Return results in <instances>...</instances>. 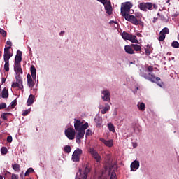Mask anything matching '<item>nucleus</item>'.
<instances>
[{
	"instance_id": "17",
	"label": "nucleus",
	"mask_w": 179,
	"mask_h": 179,
	"mask_svg": "<svg viewBox=\"0 0 179 179\" xmlns=\"http://www.w3.org/2000/svg\"><path fill=\"white\" fill-rule=\"evenodd\" d=\"M99 141L104 143V145H106L108 148H113V139L106 140L103 138H99Z\"/></svg>"
},
{
	"instance_id": "5",
	"label": "nucleus",
	"mask_w": 179,
	"mask_h": 179,
	"mask_svg": "<svg viewBox=\"0 0 179 179\" xmlns=\"http://www.w3.org/2000/svg\"><path fill=\"white\" fill-rule=\"evenodd\" d=\"M148 75L149 76H146V74L145 73H141V76L145 78V79H148L150 82H157V85H158V86H159L160 87H163V82L159 83V80H160V78H156L153 74H151L150 73H149Z\"/></svg>"
},
{
	"instance_id": "3",
	"label": "nucleus",
	"mask_w": 179,
	"mask_h": 179,
	"mask_svg": "<svg viewBox=\"0 0 179 179\" xmlns=\"http://www.w3.org/2000/svg\"><path fill=\"white\" fill-rule=\"evenodd\" d=\"M139 9L143 12H148V10H152V9H157V5L152 3H140L138 5Z\"/></svg>"
},
{
	"instance_id": "42",
	"label": "nucleus",
	"mask_w": 179,
	"mask_h": 179,
	"mask_svg": "<svg viewBox=\"0 0 179 179\" xmlns=\"http://www.w3.org/2000/svg\"><path fill=\"white\" fill-rule=\"evenodd\" d=\"M29 113H30V109H27L26 110H24L23 113H22V115L24 117H26V115H27V114H29Z\"/></svg>"
},
{
	"instance_id": "14",
	"label": "nucleus",
	"mask_w": 179,
	"mask_h": 179,
	"mask_svg": "<svg viewBox=\"0 0 179 179\" xmlns=\"http://www.w3.org/2000/svg\"><path fill=\"white\" fill-rule=\"evenodd\" d=\"M13 54L10 53V51L9 50V48H4V55H3V59L4 62H9V59L12 58Z\"/></svg>"
},
{
	"instance_id": "47",
	"label": "nucleus",
	"mask_w": 179,
	"mask_h": 179,
	"mask_svg": "<svg viewBox=\"0 0 179 179\" xmlns=\"http://www.w3.org/2000/svg\"><path fill=\"white\" fill-rule=\"evenodd\" d=\"M15 106H16V101H13L11 102V106H12V107H15Z\"/></svg>"
},
{
	"instance_id": "24",
	"label": "nucleus",
	"mask_w": 179,
	"mask_h": 179,
	"mask_svg": "<svg viewBox=\"0 0 179 179\" xmlns=\"http://www.w3.org/2000/svg\"><path fill=\"white\" fill-rule=\"evenodd\" d=\"M27 106H31L34 103V95H30L27 100Z\"/></svg>"
},
{
	"instance_id": "8",
	"label": "nucleus",
	"mask_w": 179,
	"mask_h": 179,
	"mask_svg": "<svg viewBox=\"0 0 179 179\" xmlns=\"http://www.w3.org/2000/svg\"><path fill=\"white\" fill-rule=\"evenodd\" d=\"M124 19L127 20V22H130L133 24H135V26H138L139 24V21H138V19H136V17L134 15H131L129 14H127V15H125Z\"/></svg>"
},
{
	"instance_id": "27",
	"label": "nucleus",
	"mask_w": 179,
	"mask_h": 179,
	"mask_svg": "<svg viewBox=\"0 0 179 179\" xmlns=\"http://www.w3.org/2000/svg\"><path fill=\"white\" fill-rule=\"evenodd\" d=\"M131 47L134 48V51H142V47L137 44H132Z\"/></svg>"
},
{
	"instance_id": "58",
	"label": "nucleus",
	"mask_w": 179,
	"mask_h": 179,
	"mask_svg": "<svg viewBox=\"0 0 179 179\" xmlns=\"http://www.w3.org/2000/svg\"><path fill=\"white\" fill-rule=\"evenodd\" d=\"M22 174H23V173H22V174H20V176H21V177H22Z\"/></svg>"
},
{
	"instance_id": "30",
	"label": "nucleus",
	"mask_w": 179,
	"mask_h": 179,
	"mask_svg": "<svg viewBox=\"0 0 179 179\" xmlns=\"http://www.w3.org/2000/svg\"><path fill=\"white\" fill-rule=\"evenodd\" d=\"M31 173H34V169L33 168H29L24 173L25 177L30 176Z\"/></svg>"
},
{
	"instance_id": "57",
	"label": "nucleus",
	"mask_w": 179,
	"mask_h": 179,
	"mask_svg": "<svg viewBox=\"0 0 179 179\" xmlns=\"http://www.w3.org/2000/svg\"><path fill=\"white\" fill-rule=\"evenodd\" d=\"M22 174H23V173H22V174H20V176H21V177H22Z\"/></svg>"
},
{
	"instance_id": "22",
	"label": "nucleus",
	"mask_w": 179,
	"mask_h": 179,
	"mask_svg": "<svg viewBox=\"0 0 179 179\" xmlns=\"http://www.w3.org/2000/svg\"><path fill=\"white\" fill-rule=\"evenodd\" d=\"M129 41H131V43H134V44H138L139 43V41L136 38V36L130 34Z\"/></svg>"
},
{
	"instance_id": "33",
	"label": "nucleus",
	"mask_w": 179,
	"mask_h": 179,
	"mask_svg": "<svg viewBox=\"0 0 179 179\" xmlns=\"http://www.w3.org/2000/svg\"><path fill=\"white\" fill-rule=\"evenodd\" d=\"M73 162H79V155H76L75 154L72 155V158H71Z\"/></svg>"
},
{
	"instance_id": "36",
	"label": "nucleus",
	"mask_w": 179,
	"mask_h": 179,
	"mask_svg": "<svg viewBox=\"0 0 179 179\" xmlns=\"http://www.w3.org/2000/svg\"><path fill=\"white\" fill-rule=\"evenodd\" d=\"M4 70L6 72H9V62H5Z\"/></svg>"
},
{
	"instance_id": "40",
	"label": "nucleus",
	"mask_w": 179,
	"mask_h": 179,
	"mask_svg": "<svg viewBox=\"0 0 179 179\" xmlns=\"http://www.w3.org/2000/svg\"><path fill=\"white\" fill-rule=\"evenodd\" d=\"M0 34H1L3 37H6V31H5V30L1 28H0Z\"/></svg>"
},
{
	"instance_id": "51",
	"label": "nucleus",
	"mask_w": 179,
	"mask_h": 179,
	"mask_svg": "<svg viewBox=\"0 0 179 179\" xmlns=\"http://www.w3.org/2000/svg\"><path fill=\"white\" fill-rule=\"evenodd\" d=\"M6 81V79L3 78L2 80H1L2 83H5Z\"/></svg>"
},
{
	"instance_id": "35",
	"label": "nucleus",
	"mask_w": 179,
	"mask_h": 179,
	"mask_svg": "<svg viewBox=\"0 0 179 179\" xmlns=\"http://www.w3.org/2000/svg\"><path fill=\"white\" fill-rule=\"evenodd\" d=\"M1 155H6L8 153V148L6 147H2L1 148Z\"/></svg>"
},
{
	"instance_id": "13",
	"label": "nucleus",
	"mask_w": 179,
	"mask_h": 179,
	"mask_svg": "<svg viewBox=\"0 0 179 179\" xmlns=\"http://www.w3.org/2000/svg\"><path fill=\"white\" fill-rule=\"evenodd\" d=\"M105 6V10H106V13L108 15L113 14V7L111 6V2L110 1L106 0V3H102Z\"/></svg>"
},
{
	"instance_id": "54",
	"label": "nucleus",
	"mask_w": 179,
	"mask_h": 179,
	"mask_svg": "<svg viewBox=\"0 0 179 179\" xmlns=\"http://www.w3.org/2000/svg\"><path fill=\"white\" fill-rule=\"evenodd\" d=\"M0 179H3V176L0 175Z\"/></svg>"
},
{
	"instance_id": "9",
	"label": "nucleus",
	"mask_w": 179,
	"mask_h": 179,
	"mask_svg": "<svg viewBox=\"0 0 179 179\" xmlns=\"http://www.w3.org/2000/svg\"><path fill=\"white\" fill-rule=\"evenodd\" d=\"M64 132L68 139L71 141L75 139V129L73 128H68Z\"/></svg>"
},
{
	"instance_id": "1",
	"label": "nucleus",
	"mask_w": 179,
	"mask_h": 179,
	"mask_svg": "<svg viewBox=\"0 0 179 179\" xmlns=\"http://www.w3.org/2000/svg\"><path fill=\"white\" fill-rule=\"evenodd\" d=\"M74 127L77 133L76 135V142L77 143H80V139H83L85 134L86 133V129L89 128V123L86 122L83 124V122L77 120L74 122Z\"/></svg>"
},
{
	"instance_id": "16",
	"label": "nucleus",
	"mask_w": 179,
	"mask_h": 179,
	"mask_svg": "<svg viewBox=\"0 0 179 179\" xmlns=\"http://www.w3.org/2000/svg\"><path fill=\"white\" fill-rule=\"evenodd\" d=\"M110 106L108 103H106L105 106L99 105V109L101 110V114H106L108 111H110Z\"/></svg>"
},
{
	"instance_id": "2",
	"label": "nucleus",
	"mask_w": 179,
	"mask_h": 179,
	"mask_svg": "<svg viewBox=\"0 0 179 179\" xmlns=\"http://www.w3.org/2000/svg\"><path fill=\"white\" fill-rule=\"evenodd\" d=\"M23 54L22 53V51L17 50V55L15 57V64H14V70L16 73V75H22L23 71L22 70V66H20V62H22V56Z\"/></svg>"
},
{
	"instance_id": "37",
	"label": "nucleus",
	"mask_w": 179,
	"mask_h": 179,
	"mask_svg": "<svg viewBox=\"0 0 179 179\" xmlns=\"http://www.w3.org/2000/svg\"><path fill=\"white\" fill-rule=\"evenodd\" d=\"M171 45L173 48H179V43L177 41L172 42Z\"/></svg>"
},
{
	"instance_id": "23",
	"label": "nucleus",
	"mask_w": 179,
	"mask_h": 179,
	"mask_svg": "<svg viewBox=\"0 0 179 179\" xmlns=\"http://www.w3.org/2000/svg\"><path fill=\"white\" fill-rule=\"evenodd\" d=\"M1 97L3 99H8V97H9V92H8V90H6V88H4L3 90Z\"/></svg>"
},
{
	"instance_id": "11",
	"label": "nucleus",
	"mask_w": 179,
	"mask_h": 179,
	"mask_svg": "<svg viewBox=\"0 0 179 179\" xmlns=\"http://www.w3.org/2000/svg\"><path fill=\"white\" fill-rule=\"evenodd\" d=\"M89 152L92 155V157L96 159V162H100L101 160V157L99 155V152L94 150V148H90Z\"/></svg>"
},
{
	"instance_id": "38",
	"label": "nucleus",
	"mask_w": 179,
	"mask_h": 179,
	"mask_svg": "<svg viewBox=\"0 0 179 179\" xmlns=\"http://www.w3.org/2000/svg\"><path fill=\"white\" fill-rule=\"evenodd\" d=\"M10 113H3L2 115H1V118L3 120H8V115H10Z\"/></svg>"
},
{
	"instance_id": "4",
	"label": "nucleus",
	"mask_w": 179,
	"mask_h": 179,
	"mask_svg": "<svg viewBox=\"0 0 179 179\" xmlns=\"http://www.w3.org/2000/svg\"><path fill=\"white\" fill-rule=\"evenodd\" d=\"M90 173V169L86 166L83 171L79 169L76 175V179H87V174Z\"/></svg>"
},
{
	"instance_id": "44",
	"label": "nucleus",
	"mask_w": 179,
	"mask_h": 179,
	"mask_svg": "<svg viewBox=\"0 0 179 179\" xmlns=\"http://www.w3.org/2000/svg\"><path fill=\"white\" fill-rule=\"evenodd\" d=\"M90 135H92V131L90 129H87L86 131L85 136H90Z\"/></svg>"
},
{
	"instance_id": "41",
	"label": "nucleus",
	"mask_w": 179,
	"mask_h": 179,
	"mask_svg": "<svg viewBox=\"0 0 179 179\" xmlns=\"http://www.w3.org/2000/svg\"><path fill=\"white\" fill-rule=\"evenodd\" d=\"M3 108H6V103H0V110H3Z\"/></svg>"
},
{
	"instance_id": "28",
	"label": "nucleus",
	"mask_w": 179,
	"mask_h": 179,
	"mask_svg": "<svg viewBox=\"0 0 179 179\" xmlns=\"http://www.w3.org/2000/svg\"><path fill=\"white\" fill-rule=\"evenodd\" d=\"M94 121L96 122V125L98 128H100L101 127V118L100 117H96L94 119Z\"/></svg>"
},
{
	"instance_id": "56",
	"label": "nucleus",
	"mask_w": 179,
	"mask_h": 179,
	"mask_svg": "<svg viewBox=\"0 0 179 179\" xmlns=\"http://www.w3.org/2000/svg\"><path fill=\"white\" fill-rule=\"evenodd\" d=\"M0 97H1V85H0Z\"/></svg>"
},
{
	"instance_id": "55",
	"label": "nucleus",
	"mask_w": 179,
	"mask_h": 179,
	"mask_svg": "<svg viewBox=\"0 0 179 179\" xmlns=\"http://www.w3.org/2000/svg\"><path fill=\"white\" fill-rule=\"evenodd\" d=\"M110 24H112V23H115V22H114V21H110Z\"/></svg>"
},
{
	"instance_id": "39",
	"label": "nucleus",
	"mask_w": 179,
	"mask_h": 179,
	"mask_svg": "<svg viewBox=\"0 0 179 179\" xmlns=\"http://www.w3.org/2000/svg\"><path fill=\"white\" fill-rule=\"evenodd\" d=\"M6 45H8V46L6 47L5 48H8V51H9V50H10V48H12V41H7Z\"/></svg>"
},
{
	"instance_id": "20",
	"label": "nucleus",
	"mask_w": 179,
	"mask_h": 179,
	"mask_svg": "<svg viewBox=\"0 0 179 179\" xmlns=\"http://www.w3.org/2000/svg\"><path fill=\"white\" fill-rule=\"evenodd\" d=\"M27 85L29 87H33V86H34V81H33V78L30 74H27Z\"/></svg>"
},
{
	"instance_id": "45",
	"label": "nucleus",
	"mask_w": 179,
	"mask_h": 179,
	"mask_svg": "<svg viewBox=\"0 0 179 179\" xmlns=\"http://www.w3.org/2000/svg\"><path fill=\"white\" fill-rule=\"evenodd\" d=\"M13 139H12V136H8L7 137V142H8V143H11Z\"/></svg>"
},
{
	"instance_id": "32",
	"label": "nucleus",
	"mask_w": 179,
	"mask_h": 179,
	"mask_svg": "<svg viewBox=\"0 0 179 179\" xmlns=\"http://www.w3.org/2000/svg\"><path fill=\"white\" fill-rule=\"evenodd\" d=\"M73 154L80 157L82 155V150L77 148Z\"/></svg>"
},
{
	"instance_id": "26",
	"label": "nucleus",
	"mask_w": 179,
	"mask_h": 179,
	"mask_svg": "<svg viewBox=\"0 0 179 179\" xmlns=\"http://www.w3.org/2000/svg\"><path fill=\"white\" fill-rule=\"evenodd\" d=\"M137 107L141 111H145V106L143 102H138Z\"/></svg>"
},
{
	"instance_id": "10",
	"label": "nucleus",
	"mask_w": 179,
	"mask_h": 179,
	"mask_svg": "<svg viewBox=\"0 0 179 179\" xmlns=\"http://www.w3.org/2000/svg\"><path fill=\"white\" fill-rule=\"evenodd\" d=\"M170 33V29L169 28L165 27L159 32V36L158 38L159 41H164L166 38V34H169Z\"/></svg>"
},
{
	"instance_id": "34",
	"label": "nucleus",
	"mask_w": 179,
	"mask_h": 179,
	"mask_svg": "<svg viewBox=\"0 0 179 179\" xmlns=\"http://www.w3.org/2000/svg\"><path fill=\"white\" fill-rule=\"evenodd\" d=\"M71 150H72V148H71V146L66 145L64 147V152H66V153H71Z\"/></svg>"
},
{
	"instance_id": "19",
	"label": "nucleus",
	"mask_w": 179,
	"mask_h": 179,
	"mask_svg": "<svg viewBox=\"0 0 179 179\" xmlns=\"http://www.w3.org/2000/svg\"><path fill=\"white\" fill-rule=\"evenodd\" d=\"M30 71L32 79H34V80H36V78H37V71L36 70V67H34V66H31Z\"/></svg>"
},
{
	"instance_id": "49",
	"label": "nucleus",
	"mask_w": 179,
	"mask_h": 179,
	"mask_svg": "<svg viewBox=\"0 0 179 179\" xmlns=\"http://www.w3.org/2000/svg\"><path fill=\"white\" fill-rule=\"evenodd\" d=\"M145 54H146V55H150V52L149 51V50H145Z\"/></svg>"
},
{
	"instance_id": "6",
	"label": "nucleus",
	"mask_w": 179,
	"mask_h": 179,
	"mask_svg": "<svg viewBox=\"0 0 179 179\" xmlns=\"http://www.w3.org/2000/svg\"><path fill=\"white\" fill-rule=\"evenodd\" d=\"M132 8V4L131 2L123 3L121 6V15L123 16H127L129 13V10Z\"/></svg>"
},
{
	"instance_id": "31",
	"label": "nucleus",
	"mask_w": 179,
	"mask_h": 179,
	"mask_svg": "<svg viewBox=\"0 0 179 179\" xmlns=\"http://www.w3.org/2000/svg\"><path fill=\"white\" fill-rule=\"evenodd\" d=\"M13 169L15 171L19 172L20 171V165H19L18 164H13Z\"/></svg>"
},
{
	"instance_id": "18",
	"label": "nucleus",
	"mask_w": 179,
	"mask_h": 179,
	"mask_svg": "<svg viewBox=\"0 0 179 179\" xmlns=\"http://www.w3.org/2000/svg\"><path fill=\"white\" fill-rule=\"evenodd\" d=\"M139 161L138 160H134L131 164V171H136L138 169H139Z\"/></svg>"
},
{
	"instance_id": "46",
	"label": "nucleus",
	"mask_w": 179,
	"mask_h": 179,
	"mask_svg": "<svg viewBox=\"0 0 179 179\" xmlns=\"http://www.w3.org/2000/svg\"><path fill=\"white\" fill-rule=\"evenodd\" d=\"M148 71L149 72H152V71H153V67L151 66H148Z\"/></svg>"
},
{
	"instance_id": "29",
	"label": "nucleus",
	"mask_w": 179,
	"mask_h": 179,
	"mask_svg": "<svg viewBox=\"0 0 179 179\" xmlns=\"http://www.w3.org/2000/svg\"><path fill=\"white\" fill-rule=\"evenodd\" d=\"M108 128L110 132H115V129L114 124H113V123H108Z\"/></svg>"
},
{
	"instance_id": "59",
	"label": "nucleus",
	"mask_w": 179,
	"mask_h": 179,
	"mask_svg": "<svg viewBox=\"0 0 179 179\" xmlns=\"http://www.w3.org/2000/svg\"><path fill=\"white\" fill-rule=\"evenodd\" d=\"M22 174H23V173H22V174H20V176H21V177H22Z\"/></svg>"
},
{
	"instance_id": "21",
	"label": "nucleus",
	"mask_w": 179,
	"mask_h": 179,
	"mask_svg": "<svg viewBox=\"0 0 179 179\" xmlns=\"http://www.w3.org/2000/svg\"><path fill=\"white\" fill-rule=\"evenodd\" d=\"M124 51L127 54H134V49L130 45H125L124 46Z\"/></svg>"
},
{
	"instance_id": "53",
	"label": "nucleus",
	"mask_w": 179,
	"mask_h": 179,
	"mask_svg": "<svg viewBox=\"0 0 179 179\" xmlns=\"http://www.w3.org/2000/svg\"><path fill=\"white\" fill-rule=\"evenodd\" d=\"M137 36H138V37H141L142 35L140 33H138V34H137Z\"/></svg>"
},
{
	"instance_id": "25",
	"label": "nucleus",
	"mask_w": 179,
	"mask_h": 179,
	"mask_svg": "<svg viewBox=\"0 0 179 179\" xmlns=\"http://www.w3.org/2000/svg\"><path fill=\"white\" fill-rule=\"evenodd\" d=\"M122 38H123V40H129V37L131 36V34H129V33L127 32H122Z\"/></svg>"
},
{
	"instance_id": "50",
	"label": "nucleus",
	"mask_w": 179,
	"mask_h": 179,
	"mask_svg": "<svg viewBox=\"0 0 179 179\" xmlns=\"http://www.w3.org/2000/svg\"><path fill=\"white\" fill-rule=\"evenodd\" d=\"M138 147V143H133V148H137Z\"/></svg>"
},
{
	"instance_id": "12",
	"label": "nucleus",
	"mask_w": 179,
	"mask_h": 179,
	"mask_svg": "<svg viewBox=\"0 0 179 179\" xmlns=\"http://www.w3.org/2000/svg\"><path fill=\"white\" fill-rule=\"evenodd\" d=\"M11 87H18L20 90H23V80H22V78L19 77L16 78V82L13 83Z\"/></svg>"
},
{
	"instance_id": "48",
	"label": "nucleus",
	"mask_w": 179,
	"mask_h": 179,
	"mask_svg": "<svg viewBox=\"0 0 179 179\" xmlns=\"http://www.w3.org/2000/svg\"><path fill=\"white\" fill-rule=\"evenodd\" d=\"M98 2H101V3H106L107 0H97Z\"/></svg>"
},
{
	"instance_id": "15",
	"label": "nucleus",
	"mask_w": 179,
	"mask_h": 179,
	"mask_svg": "<svg viewBox=\"0 0 179 179\" xmlns=\"http://www.w3.org/2000/svg\"><path fill=\"white\" fill-rule=\"evenodd\" d=\"M101 98L103 101H110L111 99L110 98V91L103 90L101 92Z\"/></svg>"
},
{
	"instance_id": "43",
	"label": "nucleus",
	"mask_w": 179,
	"mask_h": 179,
	"mask_svg": "<svg viewBox=\"0 0 179 179\" xmlns=\"http://www.w3.org/2000/svg\"><path fill=\"white\" fill-rule=\"evenodd\" d=\"M11 179H19V176L18 175H16L15 173H13L11 175Z\"/></svg>"
},
{
	"instance_id": "7",
	"label": "nucleus",
	"mask_w": 179,
	"mask_h": 179,
	"mask_svg": "<svg viewBox=\"0 0 179 179\" xmlns=\"http://www.w3.org/2000/svg\"><path fill=\"white\" fill-rule=\"evenodd\" d=\"M115 171H117V165H110L108 168V175L110 179H117V173H115Z\"/></svg>"
},
{
	"instance_id": "52",
	"label": "nucleus",
	"mask_w": 179,
	"mask_h": 179,
	"mask_svg": "<svg viewBox=\"0 0 179 179\" xmlns=\"http://www.w3.org/2000/svg\"><path fill=\"white\" fill-rule=\"evenodd\" d=\"M65 33V31H61L60 33H59V35L60 36H64V34Z\"/></svg>"
}]
</instances>
